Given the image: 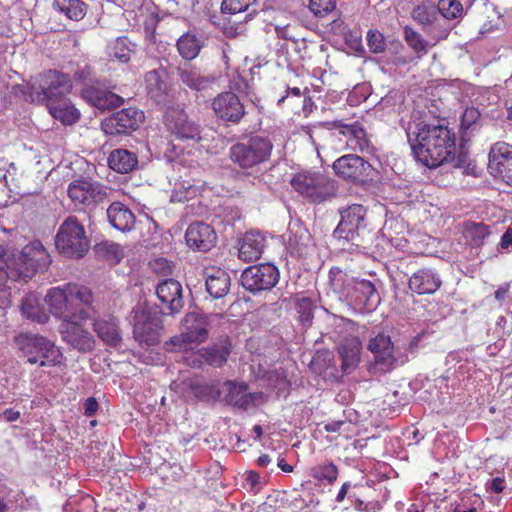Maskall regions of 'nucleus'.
Returning a JSON list of instances; mask_svg holds the SVG:
<instances>
[{"mask_svg":"<svg viewBox=\"0 0 512 512\" xmlns=\"http://www.w3.org/2000/svg\"><path fill=\"white\" fill-rule=\"evenodd\" d=\"M415 158L428 168L451 160L456 150L455 134L445 125L419 122L407 131Z\"/></svg>","mask_w":512,"mask_h":512,"instance_id":"nucleus-1","label":"nucleus"},{"mask_svg":"<svg viewBox=\"0 0 512 512\" xmlns=\"http://www.w3.org/2000/svg\"><path fill=\"white\" fill-rule=\"evenodd\" d=\"M50 263V254L38 240L30 242L17 254L0 244V294L4 299L10 295L6 287L8 278H32L36 272L46 270Z\"/></svg>","mask_w":512,"mask_h":512,"instance_id":"nucleus-2","label":"nucleus"},{"mask_svg":"<svg viewBox=\"0 0 512 512\" xmlns=\"http://www.w3.org/2000/svg\"><path fill=\"white\" fill-rule=\"evenodd\" d=\"M49 311L62 321L73 318L90 319L94 295L90 288L77 283L52 287L45 296Z\"/></svg>","mask_w":512,"mask_h":512,"instance_id":"nucleus-3","label":"nucleus"},{"mask_svg":"<svg viewBox=\"0 0 512 512\" xmlns=\"http://www.w3.org/2000/svg\"><path fill=\"white\" fill-rule=\"evenodd\" d=\"M274 145L268 136L250 135L234 143L228 152L230 161L247 175L259 172L270 161Z\"/></svg>","mask_w":512,"mask_h":512,"instance_id":"nucleus-4","label":"nucleus"},{"mask_svg":"<svg viewBox=\"0 0 512 512\" xmlns=\"http://www.w3.org/2000/svg\"><path fill=\"white\" fill-rule=\"evenodd\" d=\"M330 283L333 289L366 311H372L380 302L375 285L366 279L350 276L340 269L330 271Z\"/></svg>","mask_w":512,"mask_h":512,"instance_id":"nucleus-5","label":"nucleus"},{"mask_svg":"<svg viewBox=\"0 0 512 512\" xmlns=\"http://www.w3.org/2000/svg\"><path fill=\"white\" fill-rule=\"evenodd\" d=\"M290 185L301 197L313 204L328 201L338 192L336 182L320 172H298L292 176Z\"/></svg>","mask_w":512,"mask_h":512,"instance_id":"nucleus-6","label":"nucleus"},{"mask_svg":"<svg viewBox=\"0 0 512 512\" xmlns=\"http://www.w3.org/2000/svg\"><path fill=\"white\" fill-rule=\"evenodd\" d=\"M55 246L61 255L71 259L82 258L89 251L90 241L76 216L67 217L59 226Z\"/></svg>","mask_w":512,"mask_h":512,"instance_id":"nucleus-7","label":"nucleus"},{"mask_svg":"<svg viewBox=\"0 0 512 512\" xmlns=\"http://www.w3.org/2000/svg\"><path fill=\"white\" fill-rule=\"evenodd\" d=\"M16 343L22 356L32 365L56 366L61 362L62 353L55 344L44 336L37 334H20Z\"/></svg>","mask_w":512,"mask_h":512,"instance_id":"nucleus-8","label":"nucleus"},{"mask_svg":"<svg viewBox=\"0 0 512 512\" xmlns=\"http://www.w3.org/2000/svg\"><path fill=\"white\" fill-rule=\"evenodd\" d=\"M209 316L202 312H188L181 321L180 333L170 338V344L178 350L187 351L208 339Z\"/></svg>","mask_w":512,"mask_h":512,"instance_id":"nucleus-9","label":"nucleus"},{"mask_svg":"<svg viewBox=\"0 0 512 512\" xmlns=\"http://www.w3.org/2000/svg\"><path fill=\"white\" fill-rule=\"evenodd\" d=\"M323 126L328 130H337L339 141L345 145L347 150L361 154L373 153L374 147L367 132L358 121L348 124L343 119H336L324 122Z\"/></svg>","mask_w":512,"mask_h":512,"instance_id":"nucleus-10","label":"nucleus"},{"mask_svg":"<svg viewBox=\"0 0 512 512\" xmlns=\"http://www.w3.org/2000/svg\"><path fill=\"white\" fill-rule=\"evenodd\" d=\"M72 80L68 74L48 70L35 78L31 85L32 94L41 95L46 105L65 98L72 90Z\"/></svg>","mask_w":512,"mask_h":512,"instance_id":"nucleus-11","label":"nucleus"},{"mask_svg":"<svg viewBox=\"0 0 512 512\" xmlns=\"http://www.w3.org/2000/svg\"><path fill=\"white\" fill-rule=\"evenodd\" d=\"M145 121V113L137 107H127L112 113L101 121L106 135H129L138 130Z\"/></svg>","mask_w":512,"mask_h":512,"instance_id":"nucleus-12","label":"nucleus"},{"mask_svg":"<svg viewBox=\"0 0 512 512\" xmlns=\"http://www.w3.org/2000/svg\"><path fill=\"white\" fill-rule=\"evenodd\" d=\"M280 279L279 269L270 263L249 266L240 277L243 288L252 294L269 291L274 288Z\"/></svg>","mask_w":512,"mask_h":512,"instance_id":"nucleus-13","label":"nucleus"},{"mask_svg":"<svg viewBox=\"0 0 512 512\" xmlns=\"http://www.w3.org/2000/svg\"><path fill=\"white\" fill-rule=\"evenodd\" d=\"M164 125L179 140L199 142L202 139L200 125L190 119L184 109L168 108L164 115Z\"/></svg>","mask_w":512,"mask_h":512,"instance_id":"nucleus-14","label":"nucleus"},{"mask_svg":"<svg viewBox=\"0 0 512 512\" xmlns=\"http://www.w3.org/2000/svg\"><path fill=\"white\" fill-rule=\"evenodd\" d=\"M109 188L97 181L78 179L69 183L67 194L75 206H92L108 197Z\"/></svg>","mask_w":512,"mask_h":512,"instance_id":"nucleus-15","label":"nucleus"},{"mask_svg":"<svg viewBox=\"0 0 512 512\" xmlns=\"http://www.w3.org/2000/svg\"><path fill=\"white\" fill-rule=\"evenodd\" d=\"M133 336L140 346H153L159 343L162 326L158 317L146 308L133 310Z\"/></svg>","mask_w":512,"mask_h":512,"instance_id":"nucleus-16","label":"nucleus"},{"mask_svg":"<svg viewBox=\"0 0 512 512\" xmlns=\"http://www.w3.org/2000/svg\"><path fill=\"white\" fill-rule=\"evenodd\" d=\"M332 167L339 177L354 183H365L372 180L375 172L373 166L357 154L339 157Z\"/></svg>","mask_w":512,"mask_h":512,"instance_id":"nucleus-17","label":"nucleus"},{"mask_svg":"<svg viewBox=\"0 0 512 512\" xmlns=\"http://www.w3.org/2000/svg\"><path fill=\"white\" fill-rule=\"evenodd\" d=\"M368 349L374 356L375 365L382 372H390L397 365H403L407 361L406 356H396L391 337L385 333H378L371 338Z\"/></svg>","mask_w":512,"mask_h":512,"instance_id":"nucleus-18","label":"nucleus"},{"mask_svg":"<svg viewBox=\"0 0 512 512\" xmlns=\"http://www.w3.org/2000/svg\"><path fill=\"white\" fill-rule=\"evenodd\" d=\"M88 319L73 318L62 321L59 331L63 341L79 352H90L95 348L96 341L90 331L85 327Z\"/></svg>","mask_w":512,"mask_h":512,"instance_id":"nucleus-19","label":"nucleus"},{"mask_svg":"<svg viewBox=\"0 0 512 512\" xmlns=\"http://www.w3.org/2000/svg\"><path fill=\"white\" fill-rule=\"evenodd\" d=\"M211 106L217 118L232 124H239L246 114L244 104L231 91L219 93L213 99Z\"/></svg>","mask_w":512,"mask_h":512,"instance_id":"nucleus-20","label":"nucleus"},{"mask_svg":"<svg viewBox=\"0 0 512 512\" xmlns=\"http://www.w3.org/2000/svg\"><path fill=\"white\" fill-rule=\"evenodd\" d=\"M490 173L512 185V146L505 142L495 143L489 153Z\"/></svg>","mask_w":512,"mask_h":512,"instance_id":"nucleus-21","label":"nucleus"},{"mask_svg":"<svg viewBox=\"0 0 512 512\" xmlns=\"http://www.w3.org/2000/svg\"><path fill=\"white\" fill-rule=\"evenodd\" d=\"M185 240L190 248L200 252H207L216 244L217 234L209 224L196 221L188 226Z\"/></svg>","mask_w":512,"mask_h":512,"instance_id":"nucleus-22","label":"nucleus"},{"mask_svg":"<svg viewBox=\"0 0 512 512\" xmlns=\"http://www.w3.org/2000/svg\"><path fill=\"white\" fill-rule=\"evenodd\" d=\"M156 295L164 313H178L183 308L182 286L177 280L166 279L160 282L156 287Z\"/></svg>","mask_w":512,"mask_h":512,"instance_id":"nucleus-23","label":"nucleus"},{"mask_svg":"<svg viewBox=\"0 0 512 512\" xmlns=\"http://www.w3.org/2000/svg\"><path fill=\"white\" fill-rule=\"evenodd\" d=\"M226 386V402L238 409L247 410L256 407L263 400L262 393L248 392V385L245 382L227 381Z\"/></svg>","mask_w":512,"mask_h":512,"instance_id":"nucleus-24","label":"nucleus"},{"mask_svg":"<svg viewBox=\"0 0 512 512\" xmlns=\"http://www.w3.org/2000/svg\"><path fill=\"white\" fill-rule=\"evenodd\" d=\"M339 212L341 220L335 229V233L346 239L352 238L354 233L364 223L367 212L366 208L361 204H352L341 209Z\"/></svg>","mask_w":512,"mask_h":512,"instance_id":"nucleus-25","label":"nucleus"},{"mask_svg":"<svg viewBox=\"0 0 512 512\" xmlns=\"http://www.w3.org/2000/svg\"><path fill=\"white\" fill-rule=\"evenodd\" d=\"M442 285L439 274L431 268H420L409 278V289L418 295L434 294Z\"/></svg>","mask_w":512,"mask_h":512,"instance_id":"nucleus-26","label":"nucleus"},{"mask_svg":"<svg viewBox=\"0 0 512 512\" xmlns=\"http://www.w3.org/2000/svg\"><path fill=\"white\" fill-rule=\"evenodd\" d=\"M81 96L92 106L101 110L117 108L124 104L121 96L93 85L85 86L81 90Z\"/></svg>","mask_w":512,"mask_h":512,"instance_id":"nucleus-27","label":"nucleus"},{"mask_svg":"<svg viewBox=\"0 0 512 512\" xmlns=\"http://www.w3.org/2000/svg\"><path fill=\"white\" fill-rule=\"evenodd\" d=\"M206 290L214 299L223 298L230 289V276L222 268L211 266L204 270Z\"/></svg>","mask_w":512,"mask_h":512,"instance_id":"nucleus-28","label":"nucleus"},{"mask_svg":"<svg viewBox=\"0 0 512 512\" xmlns=\"http://www.w3.org/2000/svg\"><path fill=\"white\" fill-rule=\"evenodd\" d=\"M93 330L106 345L117 347L122 341L119 324L114 316L96 318L93 322Z\"/></svg>","mask_w":512,"mask_h":512,"instance_id":"nucleus-29","label":"nucleus"},{"mask_svg":"<svg viewBox=\"0 0 512 512\" xmlns=\"http://www.w3.org/2000/svg\"><path fill=\"white\" fill-rule=\"evenodd\" d=\"M264 237L259 232H247L240 242L239 258L244 262L258 260L264 250Z\"/></svg>","mask_w":512,"mask_h":512,"instance_id":"nucleus-30","label":"nucleus"},{"mask_svg":"<svg viewBox=\"0 0 512 512\" xmlns=\"http://www.w3.org/2000/svg\"><path fill=\"white\" fill-rule=\"evenodd\" d=\"M110 224L121 232L130 231L135 224V215L121 202H113L107 209Z\"/></svg>","mask_w":512,"mask_h":512,"instance_id":"nucleus-31","label":"nucleus"},{"mask_svg":"<svg viewBox=\"0 0 512 512\" xmlns=\"http://www.w3.org/2000/svg\"><path fill=\"white\" fill-rule=\"evenodd\" d=\"M46 107L51 116L63 125H73L81 117L80 111L67 97L53 101L47 104Z\"/></svg>","mask_w":512,"mask_h":512,"instance_id":"nucleus-32","label":"nucleus"},{"mask_svg":"<svg viewBox=\"0 0 512 512\" xmlns=\"http://www.w3.org/2000/svg\"><path fill=\"white\" fill-rule=\"evenodd\" d=\"M177 75L184 85L195 91L208 89L214 80L205 76L198 68L190 64L178 67Z\"/></svg>","mask_w":512,"mask_h":512,"instance_id":"nucleus-33","label":"nucleus"},{"mask_svg":"<svg viewBox=\"0 0 512 512\" xmlns=\"http://www.w3.org/2000/svg\"><path fill=\"white\" fill-rule=\"evenodd\" d=\"M361 342L357 337L345 338L338 346L341 367L344 372L356 367L360 361Z\"/></svg>","mask_w":512,"mask_h":512,"instance_id":"nucleus-34","label":"nucleus"},{"mask_svg":"<svg viewBox=\"0 0 512 512\" xmlns=\"http://www.w3.org/2000/svg\"><path fill=\"white\" fill-rule=\"evenodd\" d=\"M108 165L117 173L127 174L136 169L138 157L134 152L127 149H115L109 154Z\"/></svg>","mask_w":512,"mask_h":512,"instance_id":"nucleus-35","label":"nucleus"},{"mask_svg":"<svg viewBox=\"0 0 512 512\" xmlns=\"http://www.w3.org/2000/svg\"><path fill=\"white\" fill-rule=\"evenodd\" d=\"M52 8L59 14L72 21H81L88 9L82 0H53Z\"/></svg>","mask_w":512,"mask_h":512,"instance_id":"nucleus-36","label":"nucleus"},{"mask_svg":"<svg viewBox=\"0 0 512 512\" xmlns=\"http://www.w3.org/2000/svg\"><path fill=\"white\" fill-rule=\"evenodd\" d=\"M309 476L319 483L333 485L338 479L339 468L333 461L324 460L310 468Z\"/></svg>","mask_w":512,"mask_h":512,"instance_id":"nucleus-37","label":"nucleus"},{"mask_svg":"<svg viewBox=\"0 0 512 512\" xmlns=\"http://www.w3.org/2000/svg\"><path fill=\"white\" fill-rule=\"evenodd\" d=\"M177 50L182 58L186 60L195 59L202 47L203 42L192 32H186L177 40Z\"/></svg>","mask_w":512,"mask_h":512,"instance_id":"nucleus-38","label":"nucleus"},{"mask_svg":"<svg viewBox=\"0 0 512 512\" xmlns=\"http://www.w3.org/2000/svg\"><path fill=\"white\" fill-rule=\"evenodd\" d=\"M200 356L205 362L214 367L223 366L231 353L230 345H223L221 347L212 345L199 350Z\"/></svg>","mask_w":512,"mask_h":512,"instance_id":"nucleus-39","label":"nucleus"},{"mask_svg":"<svg viewBox=\"0 0 512 512\" xmlns=\"http://www.w3.org/2000/svg\"><path fill=\"white\" fill-rule=\"evenodd\" d=\"M21 314L23 317L37 323H46L48 315L41 308L38 299L35 296H27L21 303Z\"/></svg>","mask_w":512,"mask_h":512,"instance_id":"nucleus-40","label":"nucleus"},{"mask_svg":"<svg viewBox=\"0 0 512 512\" xmlns=\"http://www.w3.org/2000/svg\"><path fill=\"white\" fill-rule=\"evenodd\" d=\"M490 235L489 226L484 223L468 222L465 224L464 236L474 247L483 245L485 239Z\"/></svg>","mask_w":512,"mask_h":512,"instance_id":"nucleus-41","label":"nucleus"},{"mask_svg":"<svg viewBox=\"0 0 512 512\" xmlns=\"http://www.w3.org/2000/svg\"><path fill=\"white\" fill-rule=\"evenodd\" d=\"M132 52L133 50L131 49V42L125 36L118 37L109 46V56L119 60L122 63L129 62Z\"/></svg>","mask_w":512,"mask_h":512,"instance_id":"nucleus-42","label":"nucleus"},{"mask_svg":"<svg viewBox=\"0 0 512 512\" xmlns=\"http://www.w3.org/2000/svg\"><path fill=\"white\" fill-rule=\"evenodd\" d=\"M404 38L407 45L417 54L419 58L427 53L428 42L413 28H404Z\"/></svg>","mask_w":512,"mask_h":512,"instance_id":"nucleus-43","label":"nucleus"},{"mask_svg":"<svg viewBox=\"0 0 512 512\" xmlns=\"http://www.w3.org/2000/svg\"><path fill=\"white\" fill-rule=\"evenodd\" d=\"M437 7L427 3H420L412 10V18L421 25L432 24L437 19Z\"/></svg>","mask_w":512,"mask_h":512,"instance_id":"nucleus-44","label":"nucleus"},{"mask_svg":"<svg viewBox=\"0 0 512 512\" xmlns=\"http://www.w3.org/2000/svg\"><path fill=\"white\" fill-rule=\"evenodd\" d=\"M437 11L445 19L453 20L462 16L463 5L458 0H439Z\"/></svg>","mask_w":512,"mask_h":512,"instance_id":"nucleus-45","label":"nucleus"},{"mask_svg":"<svg viewBox=\"0 0 512 512\" xmlns=\"http://www.w3.org/2000/svg\"><path fill=\"white\" fill-rule=\"evenodd\" d=\"M73 77L77 83H82L87 86L90 83H94L96 79V72L89 62L83 60L76 64Z\"/></svg>","mask_w":512,"mask_h":512,"instance_id":"nucleus-46","label":"nucleus"},{"mask_svg":"<svg viewBox=\"0 0 512 512\" xmlns=\"http://www.w3.org/2000/svg\"><path fill=\"white\" fill-rule=\"evenodd\" d=\"M295 308L299 314V321L303 325H310L313 319L314 304L311 298L301 297L295 300Z\"/></svg>","mask_w":512,"mask_h":512,"instance_id":"nucleus-47","label":"nucleus"},{"mask_svg":"<svg viewBox=\"0 0 512 512\" xmlns=\"http://www.w3.org/2000/svg\"><path fill=\"white\" fill-rule=\"evenodd\" d=\"M97 253L101 254L107 260L119 262L123 256V248L121 245L113 242H102L97 245Z\"/></svg>","mask_w":512,"mask_h":512,"instance_id":"nucleus-48","label":"nucleus"},{"mask_svg":"<svg viewBox=\"0 0 512 512\" xmlns=\"http://www.w3.org/2000/svg\"><path fill=\"white\" fill-rule=\"evenodd\" d=\"M257 0H223L221 3V12L223 14L234 15L245 12Z\"/></svg>","mask_w":512,"mask_h":512,"instance_id":"nucleus-49","label":"nucleus"},{"mask_svg":"<svg viewBox=\"0 0 512 512\" xmlns=\"http://www.w3.org/2000/svg\"><path fill=\"white\" fill-rule=\"evenodd\" d=\"M367 43L371 52L381 53L386 49L384 35L378 30H369L367 33Z\"/></svg>","mask_w":512,"mask_h":512,"instance_id":"nucleus-50","label":"nucleus"},{"mask_svg":"<svg viewBox=\"0 0 512 512\" xmlns=\"http://www.w3.org/2000/svg\"><path fill=\"white\" fill-rule=\"evenodd\" d=\"M145 80L148 85L149 94H151L152 97H157L160 92L164 91L165 83L161 80L156 70L148 72L145 76Z\"/></svg>","mask_w":512,"mask_h":512,"instance_id":"nucleus-51","label":"nucleus"},{"mask_svg":"<svg viewBox=\"0 0 512 512\" xmlns=\"http://www.w3.org/2000/svg\"><path fill=\"white\" fill-rule=\"evenodd\" d=\"M309 7L316 16L323 17L336 8V0H310Z\"/></svg>","mask_w":512,"mask_h":512,"instance_id":"nucleus-52","label":"nucleus"},{"mask_svg":"<svg viewBox=\"0 0 512 512\" xmlns=\"http://www.w3.org/2000/svg\"><path fill=\"white\" fill-rule=\"evenodd\" d=\"M480 118V111L475 107H468L464 110L461 117V129L466 130L476 124Z\"/></svg>","mask_w":512,"mask_h":512,"instance_id":"nucleus-53","label":"nucleus"},{"mask_svg":"<svg viewBox=\"0 0 512 512\" xmlns=\"http://www.w3.org/2000/svg\"><path fill=\"white\" fill-rule=\"evenodd\" d=\"M474 500L471 502L472 506L467 509H463L461 505H458L453 512H477L478 509L484 507V501L478 496L473 495Z\"/></svg>","mask_w":512,"mask_h":512,"instance_id":"nucleus-54","label":"nucleus"},{"mask_svg":"<svg viewBox=\"0 0 512 512\" xmlns=\"http://www.w3.org/2000/svg\"><path fill=\"white\" fill-rule=\"evenodd\" d=\"M83 408H84V414L86 416L91 417V416L95 415L99 408L96 398L88 397L83 404Z\"/></svg>","mask_w":512,"mask_h":512,"instance_id":"nucleus-55","label":"nucleus"},{"mask_svg":"<svg viewBox=\"0 0 512 512\" xmlns=\"http://www.w3.org/2000/svg\"><path fill=\"white\" fill-rule=\"evenodd\" d=\"M499 247L503 250H508L512 248V223L508 226L504 234L502 235Z\"/></svg>","mask_w":512,"mask_h":512,"instance_id":"nucleus-56","label":"nucleus"},{"mask_svg":"<svg viewBox=\"0 0 512 512\" xmlns=\"http://www.w3.org/2000/svg\"><path fill=\"white\" fill-rule=\"evenodd\" d=\"M487 489L490 490L491 492L497 493V494L503 492V490L505 489V480H504V478H501V477L493 478L490 481L489 486H488Z\"/></svg>","mask_w":512,"mask_h":512,"instance_id":"nucleus-57","label":"nucleus"},{"mask_svg":"<svg viewBox=\"0 0 512 512\" xmlns=\"http://www.w3.org/2000/svg\"><path fill=\"white\" fill-rule=\"evenodd\" d=\"M345 424V421L342 420L332 421L324 425V430L328 433H335L338 432Z\"/></svg>","mask_w":512,"mask_h":512,"instance_id":"nucleus-58","label":"nucleus"},{"mask_svg":"<svg viewBox=\"0 0 512 512\" xmlns=\"http://www.w3.org/2000/svg\"><path fill=\"white\" fill-rule=\"evenodd\" d=\"M351 488V483L349 481H346L342 484L340 490L338 491V494L336 496V502L341 503L346 498L349 489Z\"/></svg>","mask_w":512,"mask_h":512,"instance_id":"nucleus-59","label":"nucleus"},{"mask_svg":"<svg viewBox=\"0 0 512 512\" xmlns=\"http://www.w3.org/2000/svg\"><path fill=\"white\" fill-rule=\"evenodd\" d=\"M3 415L8 422H15L20 418V412L12 408L6 409Z\"/></svg>","mask_w":512,"mask_h":512,"instance_id":"nucleus-60","label":"nucleus"},{"mask_svg":"<svg viewBox=\"0 0 512 512\" xmlns=\"http://www.w3.org/2000/svg\"><path fill=\"white\" fill-rule=\"evenodd\" d=\"M509 287L508 286H501L495 291V298L499 301H502L505 299L506 294L508 293Z\"/></svg>","mask_w":512,"mask_h":512,"instance_id":"nucleus-61","label":"nucleus"},{"mask_svg":"<svg viewBox=\"0 0 512 512\" xmlns=\"http://www.w3.org/2000/svg\"><path fill=\"white\" fill-rule=\"evenodd\" d=\"M271 462V458L268 454H262L258 457L257 463L261 467H267Z\"/></svg>","mask_w":512,"mask_h":512,"instance_id":"nucleus-62","label":"nucleus"},{"mask_svg":"<svg viewBox=\"0 0 512 512\" xmlns=\"http://www.w3.org/2000/svg\"><path fill=\"white\" fill-rule=\"evenodd\" d=\"M247 480L252 484L255 485L259 482V475L258 473L254 471H250L247 477Z\"/></svg>","mask_w":512,"mask_h":512,"instance_id":"nucleus-63","label":"nucleus"},{"mask_svg":"<svg viewBox=\"0 0 512 512\" xmlns=\"http://www.w3.org/2000/svg\"><path fill=\"white\" fill-rule=\"evenodd\" d=\"M507 118L512 120V100L506 103Z\"/></svg>","mask_w":512,"mask_h":512,"instance_id":"nucleus-64","label":"nucleus"}]
</instances>
